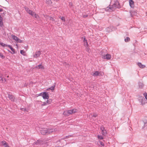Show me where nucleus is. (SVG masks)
Segmentation results:
<instances>
[{
  "mask_svg": "<svg viewBox=\"0 0 147 147\" xmlns=\"http://www.w3.org/2000/svg\"><path fill=\"white\" fill-rule=\"evenodd\" d=\"M109 6V7H108L106 8L105 10L106 11H113L116 8H119L121 7L119 2L117 0H115L112 5Z\"/></svg>",
  "mask_w": 147,
  "mask_h": 147,
  "instance_id": "f257e3e1",
  "label": "nucleus"
},
{
  "mask_svg": "<svg viewBox=\"0 0 147 147\" xmlns=\"http://www.w3.org/2000/svg\"><path fill=\"white\" fill-rule=\"evenodd\" d=\"M54 130L53 129L48 128H42L40 130V133L43 135H48L51 133L53 132Z\"/></svg>",
  "mask_w": 147,
  "mask_h": 147,
  "instance_id": "f03ea898",
  "label": "nucleus"
},
{
  "mask_svg": "<svg viewBox=\"0 0 147 147\" xmlns=\"http://www.w3.org/2000/svg\"><path fill=\"white\" fill-rule=\"evenodd\" d=\"M115 28L113 26H110L107 27L106 29V30L107 32H109L112 31H113L115 30Z\"/></svg>",
  "mask_w": 147,
  "mask_h": 147,
  "instance_id": "7ed1b4c3",
  "label": "nucleus"
},
{
  "mask_svg": "<svg viewBox=\"0 0 147 147\" xmlns=\"http://www.w3.org/2000/svg\"><path fill=\"white\" fill-rule=\"evenodd\" d=\"M12 38L16 41L17 43H22V40L19 39L17 37L14 35H11Z\"/></svg>",
  "mask_w": 147,
  "mask_h": 147,
  "instance_id": "20e7f679",
  "label": "nucleus"
},
{
  "mask_svg": "<svg viewBox=\"0 0 147 147\" xmlns=\"http://www.w3.org/2000/svg\"><path fill=\"white\" fill-rule=\"evenodd\" d=\"M42 97L44 99H48L49 96L48 92H43L42 94Z\"/></svg>",
  "mask_w": 147,
  "mask_h": 147,
  "instance_id": "39448f33",
  "label": "nucleus"
},
{
  "mask_svg": "<svg viewBox=\"0 0 147 147\" xmlns=\"http://www.w3.org/2000/svg\"><path fill=\"white\" fill-rule=\"evenodd\" d=\"M68 112L69 115L73 113H74L77 112V110L76 109H72L69 110H67Z\"/></svg>",
  "mask_w": 147,
  "mask_h": 147,
  "instance_id": "423d86ee",
  "label": "nucleus"
},
{
  "mask_svg": "<svg viewBox=\"0 0 147 147\" xmlns=\"http://www.w3.org/2000/svg\"><path fill=\"white\" fill-rule=\"evenodd\" d=\"M43 141L42 140L39 139L37 140L36 142H34V144L36 145H41L43 144Z\"/></svg>",
  "mask_w": 147,
  "mask_h": 147,
  "instance_id": "0eeeda50",
  "label": "nucleus"
},
{
  "mask_svg": "<svg viewBox=\"0 0 147 147\" xmlns=\"http://www.w3.org/2000/svg\"><path fill=\"white\" fill-rule=\"evenodd\" d=\"M138 100L141 103V105H143L145 104V102H143L145 100V98L143 96H141L139 97Z\"/></svg>",
  "mask_w": 147,
  "mask_h": 147,
  "instance_id": "6e6552de",
  "label": "nucleus"
},
{
  "mask_svg": "<svg viewBox=\"0 0 147 147\" xmlns=\"http://www.w3.org/2000/svg\"><path fill=\"white\" fill-rule=\"evenodd\" d=\"M8 98L12 102H14L15 100V97L12 94H8Z\"/></svg>",
  "mask_w": 147,
  "mask_h": 147,
  "instance_id": "1a4fd4ad",
  "label": "nucleus"
},
{
  "mask_svg": "<svg viewBox=\"0 0 147 147\" xmlns=\"http://www.w3.org/2000/svg\"><path fill=\"white\" fill-rule=\"evenodd\" d=\"M25 9L27 12L31 16L33 15L32 14L34 13V12H33L32 11L30 10L29 8L27 7H25Z\"/></svg>",
  "mask_w": 147,
  "mask_h": 147,
  "instance_id": "9d476101",
  "label": "nucleus"
},
{
  "mask_svg": "<svg viewBox=\"0 0 147 147\" xmlns=\"http://www.w3.org/2000/svg\"><path fill=\"white\" fill-rule=\"evenodd\" d=\"M35 68L37 69H40L42 70L44 69H45V67L44 66L42 65V63L39 65L36 66L35 67Z\"/></svg>",
  "mask_w": 147,
  "mask_h": 147,
  "instance_id": "9b49d317",
  "label": "nucleus"
},
{
  "mask_svg": "<svg viewBox=\"0 0 147 147\" xmlns=\"http://www.w3.org/2000/svg\"><path fill=\"white\" fill-rule=\"evenodd\" d=\"M129 4L130 7L132 8L134 7V2L133 0H129Z\"/></svg>",
  "mask_w": 147,
  "mask_h": 147,
  "instance_id": "f8f14e48",
  "label": "nucleus"
},
{
  "mask_svg": "<svg viewBox=\"0 0 147 147\" xmlns=\"http://www.w3.org/2000/svg\"><path fill=\"white\" fill-rule=\"evenodd\" d=\"M111 57V55L110 54H107L106 55L103 56V58L104 59H106L108 60L110 59Z\"/></svg>",
  "mask_w": 147,
  "mask_h": 147,
  "instance_id": "ddd939ff",
  "label": "nucleus"
},
{
  "mask_svg": "<svg viewBox=\"0 0 147 147\" xmlns=\"http://www.w3.org/2000/svg\"><path fill=\"white\" fill-rule=\"evenodd\" d=\"M40 52L39 51H38L36 52L35 54H34V57L36 58L38 57L40 55Z\"/></svg>",
  "mask_w": 147,
  "mask_h": 147,
  "instance_id": "4468645a",
  "label": "nucleus"
},
{
  "mask_svg": "<svg viewBox=\"0 0 147 147\" xmlns=\"http://www.w3.org/2000/svg\"><path fill=\"white\" fill-rule=\"evenodd\" d=\"M131 16L133 17L134 16H136L137 14V13L135 11H131L130 12Z\"/></svg>",
  "mask_w": 147,
  "mask_h": 147,
  "instance_id": "2eb2a0df",
  "label": "nucleus"
},
{
  "mask_svg": "<svg viewBox=\"0 0 147 147\" xmlns=\"http://www.w3.org/2000/svg\"><path fill=\"white\" fill-rule=\"evenodd\" d=\"M100 72L98 71H95L93 74L92 75L94 76H96L99 75Z\"/></svg>",
  "mask_w": 147,
  "mask_h": 147,
  "instance_id": "dca6fc26",
  "label": "nucleus"
},
{
  "mask_svg": "<svg viewBox=\"0 0 147 147\" xmlns=\"http://www.w3.org/2000/svg\"><path fill=\"white\" fill-rule=\"evenodd\" d=\"M2 144L5 147H10L7 144V142L4 140L3 141L1 142Z\"/></svg>",
  "mask_w": 147,
  "mask_h": 147,
  "instance_id": "f3484780",
  "label": "nucleus"
},
{
  "mask_svg": "<svg viewBox=\"0 0 147 147\" xmlns=\"http://www.w3.org/2000/svg\"><path fill=\"white\" fill-rule=\"evenodd\" d=\"M7 47L9 48L13 52V54H14L15 53V50L11 45H7Z\"/></svg>",
  "mask_w": 147,
  "mask_h": 147,
  "instance_id": "a211bd4d",
  "label": "nucleus"
},
{
  "mask_svg": "<svg viewBox=\"0 0 147 147\" xmlns=\"http://www.w3.org/2000/svg\"><path fill=\"white\" fill-rule=\"evenodd\" d=\"M138 65L141 68H143L145 67V65L142 64L141 63H138Z\"/></svg>",
  "mask_w": 147,
  "mask_h": 147,
  "instance_id": "6ab92c4d",
  "label": "nucleus"
},
{
  "mask_svg": "<svg viewBox=\"0 0 147 147\" xmlns=\"http://www.w3.org/2000/svg\"><path fill=\"white\" fill-rule=\"evenodd\" d=\"M63 115L67 117H68L69 116L67 110L65 111L63 113Z\"/></svg>",
  "mask_w": 147,
  "mask_h": 147,
  "instance_id": "aec40b11",
  "label": "nucleus"
},
{
  "mask_svg": "<svg viewBox=\"0 0 147 147\" xmlns=\"http://www.w3.org/2000/svg\"><path fill=\"white\" fill-rule=\"evenodd\" d=\"M20 110L21 111H26L28 112L29 111V109L28 108H21L20 109Z\"/></svg>",
  "mask_w": 147,
  "mask_h": 147,
  "instance_id": "412c9836",
  "label": "nucleus"
},
{
  "mask_svg": "<svg viewBox=\"0 0 147 147\" xmlns=\"http://www.w3.org/2000/svg\"><path fill=\"white\" fill-rule=\"evenodd\" d=\"M32 15H32V16L34 17L36 19H38L39 18V16L38 15L36 14L34 12Z\"/></svg>",
  "mask_w": 147,
  "mask_h": 147,
  "instance_id": "4be33fe9",
  "label": "nucleus"
},
{
  "mask_svg": "<svg viewBox=\"0 0 147 147\" xmlns=\"http://www.w3.org/2000/svg\"><path fill=\"white\" fill-rule=\"evenodd\" d=\"M55 85H54L53 86H51V87H50V88H47V90H54V89H55Z\"/></svg>",
  "mask_w": 147,
  "mask_h": 147,
  "instance_id": "5701e85b",
  "label": "nucleus"
},
{
  "mask_svg": "<svg viewBox=\"0 0 147 147\" xmlns=\"http://www.w3.org/2000/svg\"><path fill=\"white\" fill-rule=\"evenodd\" d=\"M138 86L140 88H142L144 86V85H143V84L140 82H139L138 83Z\"/></svg>",
  "mask_w": 147,
  "mask_h": 147,
  "instance_id": "b1692460",
  "label": "nucleus"
},
{
  "mask_svg": "<svg viewBox=\"0 0 147 147\" xmlns=\"http://www.w3.org/2000/svg\"><path fill=\"white\" fill-rule=\"evenodd\" d=\"M83 42L87 46H88V45L87 40L85 37H84V38Z\"/></svg>",
  "mask_w": 147,
  "mask_h": 147,
  "instance_id": "393cba45",
  "label": "nucleus"
},
{
  "mask_svg": "<svg viewBox=\"0 0 147 147\" xmlns=\"http://www.w3.org/2000/svg\"><path fill=\"white\" fill-rule=\"evenodd\" d=\"M102 134L103 135H106L107 134V131L105 129V130L102 131Z\"/></svg>",
  "mask_w": 147,
  "mask_h": 147,
  "instance_id": "a878e982",
  "label": "nucleus"
},
{
  "mask_svg": "<svg viewBox=\"0 0 147 147\" xmlns=\"http://www.w3.org/2000/svg\"><path fill=\"white\" fill-rule=\"evenodd\" d=\"M69 5L70 8L72 9L74 8V5L71 2H69Z\"/></svg>",
  "mask_w": 147,
  "mask_h": 147,
  "instance_id": "bb28decb",
  "label": "nucleus"
},
{
  "mask_svg": "<svg viewBox=\"0 0 147 147\" xmlns=\"http://www.w3.org/2000/svg\"><path fill=\"white\" fill-rule=\"evenodd\" d=\"M47 100L46 102V103L47 104H50L52 102V100L51 99H49Z\"/></svg>",
  "mask_w": 147,
  "mask_h": 147,
  "instance_id": "cd10ccee",
  "label": "nucleus"
},
{
  "mask_svg": "<svg viewBox=\"0 0 147 147\" xmlns=\"http://www.w3.org/2000/svg\"><path fill=\"white\" fill-rule=\"evenodd\" d=\"M0 45L3 47H7L8 45L5 44L2 42H0Z\"/></svg>",
  "mask_w": 147,
  "mask_h": 147,
  "instance_id": "c85d7f7f",
  "label": "nucleus"
},
{
  "mask_svg": "<svg viewBox=\"0 0 147 147\" xmlns=\"http://www.w3.org/2000/svg\"><path fill=\"white\" fill-rule=\"evenodd\" d=\"M71 137H73V136L72 135H69L65 136L63 139H64L68 138Z\"/></svg>",
  "mask_w": 147,
  "mask_h": 147,
  "instance_id": "c756f323",
  "label": "nucleus"
},
{
  "mask_svg": "<svg viewBox=\"0 0 147 147\" xmlns=\"http://www.w3.org/2000/svg\"><path fill=\"white\" fill-rule=\"evenodd\" d=\"M130 40V38L129 37H127L125 39V41L126 42H127Z\"/></svg>",
  "mask_w": 147,
  "mask_h": 147,
  "instance_id": "7c9ffc66",
  "label": "nucleus"
},
{
  "mask_svg": "<svg viewBox=\"0 0 147 147\" xmlns=\"http://www.w3.org/2000/svg\"><path fill=\"white\" fill-rule=\"evenodd\" d=\"M0 57L3 59H4L5 58V56L3 55L1 53H0Z\"/></svg>",
  "mask_w": 147,
  "mask_h": 147,
  "instance_id": "2f4dec72",
  "label": "nucleus"
},
{
  "mask_svg": "<svg viewBox=\"0 0 147 147\" xmlns=\"http://www.w3.org/2000/svg\"><path fill=\"white\" fill-rule=\"evenodd\" d=\"M98 139L101 140L103 139V137L101 135H98Z\"/></svg>",
  "mask_w": 147,
  "mask_h": 147,
  "instance_id": "473e14b6",
  "label": "nucleus"
},
{
  "mask_svg": "<svg viewBox=\"0 0 147 147\" xmlns=\"http://www.w3.org/2000/svg\"><path fill=\"white\" fill-rule=\"evenodd\" d=\"M20 53L22 55H24L25 53V52L24 50H21Z\"/></svg>",
  "mask_w": 147,
  "mask_h": 147,
  "instance_id": "72a5a7b5",
  "label": "nucleus"
},
{
  "mask_svg": "<svg viewBox=\"0 0 147 147\" xmlns=\"http://www.w3.org/2000/svg\"><path fill=\"white\" fill-rule=\"evenodd\" d=\"M61 20L63 21V22H64V23L65 22V18L64 17V16H62L61 18Z\"/></svg>",
  "mask_w": 147,
  "mask_h": 147,
  "instance_id": "f704fd0d",
  "label": "nucleus"
},
{
  "mask_svg": "<svg viewBox=\"0 0 147 147\" xmlns=\"http://www.w3.org/2000/svg\"><path fill=\"white\" fill-rule=\"evenodd\" d=\"M1 81H2V82L3 83L5 82L6 81V79L5 78H2V79L1 80Z\"/></svg>",
  "mask_w": 147,
  "mask_h": 147,
  "instance_id": "c9c22d12",
  "label": "nucleus"
},
{
  "mask_svg": "<svg viewBox=\"0 0 147 147\" xmlns=\"http://www.w3.org/2000/svg\"><path fill=\"white\" fill-rule=\"evenodd\" d=\"M100 129L102 131H103L105 129V128L103 126V125L101 126L100 127Z\"/></svg>",
  "mask_w": 147,
  "mask_h": 147,
  "instance_id": "e433bc0d",
  "label": "nucleus"
},
{
  "mask_svg": "<svg viewBox=\"0 0 147 147\" xmlns=\"http://www.w3.org/2000/svg\"><path fill=\"white\" fill-rule=\"evenodd\" d=\"M143 127H146L147 129V122H144V127H143Z\"/></svg>",
  "mask_w": 147,
  "mask_h": 147,
  "instance_id": "4c0bfd02",
  "label": "nucleus"
},
{
  "mask_svg": "<svg viewBox=\"0 0 147 147\" xmlns=\"http://www.w3.org/2000/svg\"><path fill=\"white\" fill-rule=\"evenodd\" d=\"M47 104L46 103V102H42V106H44L47 105Z\"/></svg>",
  "mask_w": 147,
  "mask_h": 147,
  "instance_id": "58836bf2",
  "label": "nucleus"
},
{
  "mask_svg": "<svg viewBox=\"0 0 147 147\" xmlns=\"http://www.w3.org/2000/svg\"><path fill=\"white\" fill-rule=\"evenodd\" d=\"M97 116H98V115H97V113H93V115L92 117H96Z\"/></svg>",
  "mask_w": 147,
  "mask_h": 147,
  "instance_id": "ea45409f",
  "label": "nucleus"
},
{
  "mask_svg": "<svg viewBox=\"0 0 147 147\" xmlns=\"http://www.w3.org/2000/svg\"><path fill=\"white\" fill-rule=\"evenodd\" d=\"M3 26V21H0V26L2 27Z\"/></svg>",
  "mask_w": 147,
  "mask_h": 147,
  "instance_id": "a19ab883",
  "label": "nucleus"
},
{
  "mask_svg": "<svg viewBox=\"0 0 147 147\" xmlns=\"http://www.w3.org/2000/svg\"><path fill=\"white\" fill-rule=\"evenodd\" d=\"M144 95L145 97V98L147 100V93L146 92L144 94Z\"/></svg>",
  "mask_w": 147,
  "mask_h": 147,
  "instance_id": "79ce46f5",
  "label": "nucleus"
},
{
  "mask_svg": "<svg viewBox=\"0 0 147 147\" xmlns=\"http://www.w3.org/2000/svg\"><path fill=\"white\" fill-rule=\"evenodd\" d=\"M100 145L102 146H104V144L103 142H102L100 141Z\"/></svg>",
  "mask_w": 147,
  "mask_h": 147,
  "instance_id": "37998d69",
  "label": "nucleus"
},
{
  "mask_svg": "<svg viewBox=\"0 0 147 147\" xmlns=\"http://www.w3.org/2000/svg\"><path fill=\"white\" fill-rule=\"evenodd\" d=\"M50 20H52V21H55V20L54 19V18L51 17H50Z\"/></svg>",
  "mask_w": 147,
  "mask_h": 147,
  "instance_id": "c03bdc74",
  "label": "nucleus"
},
{
  "mask_svg": "<svg viewBox=\"0 0 147 147\" xmlns=\"http://www.w3.org/2000/svg\"><path fill=\"white\" fill-rule=\"evenodd\" d=\"M88 16V15L87 14L86 15H83V17L84 18H86Z\"/></svg>",
  "mask_w": 147,
  "mask_h": 147,
  "instance_id": "a18cd8bd",
  "label": "nucleus"
},
{
  "mask_svg": "<svg viewBox=\"0 0 147 147\" xmlns=\"http://www.w3.org/2000/svg\"><path fill=\"white\" fill-rule=\"evenodd\" d=\"M90 50L88 48H87L86 51L87 52H88V53H89V52H90Z\"/></svg>",
  "mask_w": 147,
  "mask_h": 147,
  "instance_id": "49530a36",
  "label": "nucleus"
},
{
  "mask_svg": "<svg viewBox=\"0 0 147 147\" xmlns=\"http://www.w3.org/2000/svg\"><path fill=\"white\" fill-rule=\"evenodd\" d=\"M3 21V18L0 15V21Z\"/></svg>",
  "mask_w": 147,
  "mask_h": 147,
  "instance_id": "de8ad7c7",
  "label": "nucleus"
},
{
  "mask_svg": "<svg viewBox=\"0 0 147 147\" xmlns=\"http://www.w3.org/2000/svg\"><path fill=\"white\" fill-rule=\"evenodd\" d=\"M2 78L1 75H0V81H1L2 79Z\"/></svg>",
  "mask_w": 147,
  "mask_h": 147,
  "instance_id": "09e8293b",
  "label": "nucleus"
},
{
  "mask_svg": "<svg viewBox=\"0 0 147 147\" xmlns=\"http://www.w3.org/2000/svg\"><path fill=\"white\" fill-rule=\"evenodd\" d=\"M43 92H42L40 93L39 94V96H42V94H43Z\"/></svg>",
  "mask_w": 147,
  "mask_h": 147,
  "instance_id": "8fccbe9b",
  "label": "nucleus"
},
{
  "mask_svg": "<svg viewBox=\"0 0 147 147\" xmlns=\"http://www.w3.org/2000/svg\"><path fill=\"white\" fill-rule=\"evenodd\" d=\"M3 9L2 8H0V12L3 11Z\"/></svg>",
  "mask_w": 147,
  "mask_h": 147,
  "instance_id": "3c124183",
  "label": "nucleus"
}]
</instances>
